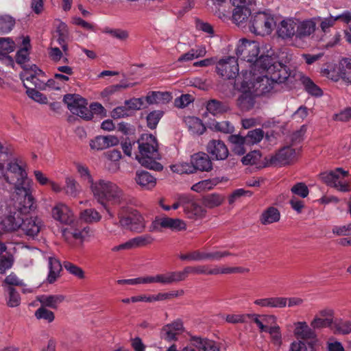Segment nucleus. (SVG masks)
I'll return each mask as SVG.
<instances>
[{
  "label": "nucleus",
  "mask_w": 351,
  "mask_h": 351,
  "mask_svg": "<svg viewBox=\"0 0 351 351\" xmlns=\"http://www.w3.org/2000/svg\"><path fill=\"white\" fill-rule=\"evenodd\" d=\"M320 20L319 16L304 20L286 18L277 25V34L285 40H304L315 33L317 22Z\"/></svg>",
  "instance_id": "obj_1"
},
{
  "label": "nucleus",
  "mask_w": 351,
  "mask_h": 351,
  "mask_svg": "<svg viewBox=\"0 0 351 351\" xmlns=\"http://www.w3.org/2000/svg\"><path fill=\"white\" fill-rule=\"evenodd\" d=\"M90 189L94 198L108 213L110 217L109 207L125 204L127 202L126 195L115 182L106 179L95 180L90 186Z\"/></svg>",
  "instance_id": "obj_2"
},
{
  "label": "nucleus",
  "mask_w": 351,
  "mask_h": 351,
  "mask_svg": "<svg viewBox=\"0 0 351 351\" xmlns=\"http://www.w3.org/2000/svg\"><path fill=\"white\" fill-rule=\"evenodd\" d=\"M242 71L243 80H241L242 90H252L256 95L266 93L273 88L274 81L266 71L265 66H259L257 69Z\"/></svg>",
  "instance_id": "obj_3"
},
{
  "label": "nucleus",
  "mask_w": 351,
  "mask_h": 351,
  "mask_svg": "<svg viewBox=\"0 0 351 351\" xmlns=\"http://www.w3.org/2000/svg\"><path fill=\"white\" fill-rule=\"evenodd\" d=\"M138 153L136 159L143 166L155 170H161L162 166L156 162L160 159L158 151V144L156 138L149 134H143L138 140Z\"/></svg>",
  "instance_id": "obj_4"
},
{
  "label": "nucleus",
  "mask_w": 351,
  "mask_h": 351,
  "mask_svg": "<svg viewBox=\"0 0 351 351\" xmlns=\"http://www.w3.org/2000/svg\"><path fill=\"white\" fill-rule=\"evenodd\" d=\"M1 225L5 231L21 230L25 235L32 238L38 235L43 226L42 220L36 216L24 218L16 213L5 217Z\"/></svg>",
  "instance_id": "obj_5"
},
{
  "label": "nucleus",
  "mask_w": 351,
  "mask_h": 351,
  "mask_svg": "<svg viewBox=\"0 0 351 351\" xmlns=\"http://www.w3.org/2000/svg\"><path fill=\"white\" fill-rule=\"evenodd\" d=\"M259 66H265L264 68H266V71L275 83H283L291 75V72L286 65L275 61L269 55H261V58L254 64V69H256Z\"/></svg>",
  "instance_id": "obj_6"
},
{
  "label": "nucleus",
  "mask_w": 351,
  "mask_h": 351,
  "mask_svg": "<svg viewBox=\"0 0 351 351\" xmlns=\"http://www.w3.org/2000/svg\"><path fill=\"white\" fill-rule=\"evenodd\" d=\"M348 176V171L340 167L322 173L319 175L321 180L325 184L341 192L350 191Z\"/></svg>",
  "instance_id": "obj_7"
},
{
  "label": "nucleus",
  "mask_w": 351,
  "mask_h": 351,
  "mask_svg": "<svg viewBox=\"0 0 351 351\" xmlns=\"http://www.w3.org/2000/svg\"><path fill=\"white\" fill-rule=\"evenodd\" d=\"M121 226L131 231L141 233L145 228V221L143 216L136 210H127L122 207L118 213Z\"/></svg>",
  "instance_id": "obj_8"
},
{
  "label": "nucleus",
  "mask_w": 351,
  "mask_h": 351,
  "mask_svg": "<svg viewBox=\"0 0 351 351\" xmlns=\"http://www.w3.org/2000/svg\"><path fill=\"white\" fill-rule=\"evenodd\" d=\"M4 165L0 163V171L7 182L13 184L14 189L29 184L27 180V173L16 160L8 164V169L3 173Z\"/></svg>",
  "instance_id": "obj_9"
},
{
  "label": "nucleus",
  "mask_w": 351,
  "mask_h": 351,
  "mask_svg": "<svg viewBox=\"0 0 351 351\" xmlns=\"http://www.w3.org/2000/svg\"><path fill=\"white\" fill-rule=\"evenodd\" d=\"M252 32L261 36L269 34L276 26L274 18L266 12H258L253 15L250 21Z\"/></svg>",
  "instance_id": "obj_10"
},
{
  "label": "nucleus",
  "mask_w": 351,
  "mask_h": 351,
  "mask_svg": "<svg viewBox=\"0 0 351 351\" xmlns=\"http://www.w3.org/2000/svg\"><path fill=\"white\" fill-rule=\"evenodd\" d=\"M17 195L15 207L16 213L21 215L27 214L36 208L34 198L32 195L30 184H26L14 189Z\"/></svg>",
  "instance_id": "obj_11"
},
{
  "label": "nucleus",
  "mask_w": 351,
  "mask_h": 351,
  "mask_svg": "<svg viewBox=\"0 0 351 351\" xmlns=\"http://www.w3.org/2000/svg\"><path fill=\"white\" fill-rule=\"evenodd\" d=\"M259 53L260 47L257 42L250 41L245 38L239 41L236 49L237 56L241 60L250 63V70H252L253 65L261 58V56L258 58Z\"/></svg>",
  "instance_id": "obj_12"
},
{
  "label": "nucleus",
  "mask_w": 351,
  "mask_h": 351,
  "mask_svg": "<svg viewBox=\"0 0 351 351\" xmlns=\"http://www.w3.org/2000/svg\"><path fill=\"white\" fill-rule=\"evenodd\" d=\"M63 101L73 114L87 121L93 118V113L88 108L86 99L80 95L68 94L64 97Z\"/></svg>",
  "instance_id": "obj_13"
},
{
  "label": "nucleus",
  "mask_w": 351,
  "mask_h": 351,
  "mask_svg": "<svg viewBox=\"0 0 351 351\" xmlns=\"http://www.w3.org/2000/svg\"><path fill=\"white\" fill-rule=\"evenodd\" d=\"M160 228L169 229L171 231L179 232L186 229V222L179 218L160 217L156 218L149 226L150 232L158 231Z\"/></svg>",
  "instance_id": "obj_14"
},
{
  "label": "nucleus",
  "mask_w": 351,
  "mask_h": 351,
  "mask_svg": "<svg viewBox=\"0 0 351 351\" xmlns=\"http://www.w3.org/2000/svg\"><path fill=\"white\" fill-rule=\"evenodd\" d=\"M239 64L234 56H228L217 62L216 71L218 75L226 79H234L239 74Z\"/></svg>",
  "instance_id": "obj_15"
},
{
  "label": "nucleus",
  "mask_w": 351,
  "mask_h": 351,
  "mask_svg": "<svg viewBox=\"0 0 351 351\" xmlns=\"http://www.w3.org/2000/svg\"><path fill=\"white\" fill-rule=\"evenodd\" d=\"M53 218L65 225H71L75 221V217L70 208L63 203L57 204L51 210Z\"/></svg>",
  "instance_id": "obj_16"
},
{
  "label": "nucleus",
  "mask_w": 351,
  "mask_h": 351,
  "mask_svg": "<svg viewBox=\"0 0 351 351\" xmlns=\"http://www.w3.org/2000/svg\"><path fill=\"white\" fill-rule=\"evenodd\" d=\"M206 151L213 159L217 160H225L229 154L227 146L221 140H210L206 145Z\"/></svg>",
  "instance_id": "obj_17"
},
{
  "label": "nucleus",
  "mask_w": 351,
  "mask_h": 351,
  "mask_svg": "<svg viewBox=\"0 0 351 351\" xmlns=\"http://www.w3.org/2000/svg\"><path fill=\"white\" fill-rule=\"evenodd\" d=\"M296 151L291 147H285L271 158L274 165H286L292 162L296 158Z\"/></svg>",
  "instance_id": "obj_18"
},
{
  "label": "nucleus",
  "mask_w": 351,
  "mask_h": 351,
  "mask_svg": "<svg viewBox=\"0 0 351 351\" xmlns=\"http://www.w3.org/2000/svg\"><path fill=\"white\" fill-rule=\"evenodd\" d=\"M184 331L183 324L180 320H176L163 326L161 330V337L167 341H175L178 336Z\"/></svg>",
  "instance_id": "obj_19"
},
{
  "label": "nucleus",
  "mask_w": 351,
  "mask_h": 351,
  "mask_svg": "<svg viewBox=\"0 0 351 351\" xmlns=\"http://www.w3.org/2000/svg\"><path fill=\"white\" fill-rule=\"evenodd\" d=\"M191 162L194 167V173L196 171H210L213 169V163L209 156L204 152H198L191 156Z\"/></svg>",
  "instance_id": "obj_20"
},
{
  "label": "nucleus",
  "mask_w": 351,
  "mask_h": 351,
  "mask_svg": "<svg viewBox=\"0 0 351 351\" xmlns=\"http://www.w3.org/2000/svg\"><path fill=\"white\" fill-rule=\"evenodd\" d=\"M183 211L186 217L191 219L202 218L205 213L204 208L189 195Z\"/></svg>",
  "instance_id": "obj_21"
},
{
  "label": "nucleus",
  "mask_w": 351,
  "mask_h": 351,
  "mask_svg": "<svg viewBox=\"0 0 351 351\" xmlns=\"http://www.w3.org/2000/svg\"><path fill=\"white\" fill-rule=\"evenodd\" d=\"M239 84H240L239 89L241 94L238 98L237 104L241 110L248 111L254 107L256 93L252 90H242L241 81L239 82V80H237L236 85L239 86Z\"/></svg>",
  "instance_id": "obj_22"
},
{
  "label": "nucleus",
  "mask_w": 351,
  "mask_h": 351,
  "mask_svg": "<svg viewBox=\"0 0 351 351\" xmlns=\"http://www.w3.org/2000/svg\"><path fill=\"white\" fill-rule=\"evenodd\" d=\"M63 238L69 242L71 238L80 240L82 243L86 241L92 237L93 231L89 227H84L82 229H68L65 228L62 230Z\"/></svg>",
  "instance_id": "obj_23"
},
{
  "label": "nucleus",
  "mask_w": 351,
  "mask_h": 351,
  "mask_svg": "<svg viewBox=\"0 0 351 351\" xmlns=\"http://www.w3.org/2000/svg\"><path fill=\"white\" fill-rule=\"evenodd\" d=\"M190 342L198 351H220L219 346L213 340L192 336Z\"/></svg>",
  "instance_id": "obj_24"
},
{
  "label": "nucleus",
  "mask_w": 351,
  "mask_h": 351,
  "mask_svg": "<svg viewBox=\"0 0 351 351\" xmlns=\"http://www.w3.org/2000/svg\"><path fill=\"white\" fill-rule=\"evenodd\" d=\"M294 335L303 340L314 339L316 334L311 326H309L306 322H298L294 323Z\"/></svg>",
  "instance_id": "obj_25"
},
{
  "label": "nucleus",
  "mask_w": 351,
  "mask_h": 351,
  "mask_svg": "<svg viewBox=\"0 0 351 351\" xmlns=\"http://www.w3.org/2000/svg\"><path fill=\"white\" fill-rule=\"evenodd\" d=\"M136 182L145 190L153 189L156 184V179L150 173L145 171H137L135 177Z\"/></svg>",
  "instance_id": "obj_26"
},
{
  "label": "nucleus",
  "mask_w": 351,
  "mask_h": 351,
  "mask_svg": "<svg viewBox=\"0 0 351 351\" xmlns=\"http://www.w3.org/2000/svg\"><path fill=\"white\" fill-rule=\"evenodd\" d=\"M173 99L171 93L152 91L147 94L145 100L149 104H165Z\"/></svg>",
  "instance_id": "obj_27"
},
{
  "label": "nucleus",
  "mask_w": 351,
  "mask_h": 351,
  "mask_svg": "<svg viewBox=\"0 0 351 351\" xmlns=\"http://www.w3.org/2000/svg\"><path fill=\"white\" fill-rule=\"evenodd\" d=\"M158 283L170 285L184 280L182 271H167L157 274Z\"/></svg>",
  "instance_id": "obj_28"
},
{
  "label": "nucleus",
  "mask_w": 351,
  "mask_h": 351,
  "mask_svg": "<svg viewBox=\"0 0 351 351\" xmlns=\"http://www.w3.org/2000/svg\"><path fill=\"white\" fill-rule=\"evenodd\" d=\"M280 219L279 210L274 206H270L263 211L260 217V221L263 225H269L278 221Z\"/></svg>",
  "instance_id": "obj_29"
},
{
  "label": "nucleus",
  "mask_w": 351,
  "mask_h": 351,
  "mask_svg": "<svg viewBox=\"0 0 351 351\" xmlns=\"http://www.w3.org/2000/svg\"><path fill=\"white\" fill-rule=\"evenodd\" d=\"M49 274L47 276V282L50 284L53 283L60 276L62 270L60 262L54 257H49Z\"/></svg>",
  "instance_id": "obj_30"
},
{
  "label": "nucleus",
  "mask_w": 351,
  "mask_h": 351,
  "mask_svg": "<svg viewBox=\"0 0 351 351\" xmlns=\"http://www.w3.org/2000/svg\"><path fill=\"white\" fill-rule=\"evenodd\" d=\"M184 122L192 134H202L206 130L202 121L197 117H188L185 119Z\"/></svg>",
  "instance_id": "obj_31"
},
{
  "label": "nucleus",
  "mask_w": 351,
  "mask_h": 351,
  "mask_svg": "<svg viewBox=\"0 0 351 351\" xmlns=\"http://www.w3.org/2000/svg\"><path fill=\"white\" fill-rule=\"evenodd\" d=\"M38 300L43 306L56 309L64 300V296L62 295H42L38 297Z\"/></svg>",
  "instance_id": "obj_32"
},
{
  "label": "nucleus",
  "mask_w": 351,
  "mask_h": 351,
  "mask_svg": "<svg viewBox=\"0 0 351 351\" xmlns=\"http://www.w3.org/2000/svg\"><path fill=\"white\" fill-rule=\"evenodd\" d=\"M182 274L184 280L189 274L213 275V267L209 269L208 266L206 265L187 266L183 269Z\"/></svg>",
  "instance_id": "obj_33"
},
{
  "label": "nucleus",
  "mask_w": 351,
  "mask_h": 351,
  "mask_svg": "<svg viewBox=\"0 0 351 351\" xmlns=\"http://www.w3.org/2000/svg\"><path fill=\"white\" fill-rule=\"evenodd\" d=\"M251 14V10L247 5L234 7L232 13V20L237 25H241L247 21Z\"/></svg>",
  "instance_id": "obj_34"
},
{
  "label": "nucleus",
  "mask_w": 351,
  "mask_h": 351,
  "mask_svg": "<svg viewBox=\"0 0 351 351\" xmlns=\"http://www.w3.org/2000/svg\"><path fill=\"white\" fill-rule=\"evenodd\" d=\"M179 258L183 261L200 262L206 261V252L195 250L182 253L179 255Z\"/></svg>",
  "instance_id": "obj_35"
},
{
  "label": "nucleus",
  "mask_w": 351,
  "mask_h": 351,
  "mask_svg": "<svg viewBox=\"0 0 351 351\" xmlns=\"http://www.w3.org/2000/svg\"><path fill=\"white\" fill-rule=\"evenodd\" d=\"M206 50L204 46H198L195 49H191L187 53L181 55L178 61V62H189L195 58L203 57L206 55Z\"/></svg>",
  "instance_id": "obj_36"
},
{
  "label": "nucleus",
  "mask_w": 351,
  "mask_h": 351,
  "mask_svg": "<svg viewBox=\"0 0 351 351\" xmlns=\"http://www.w3.org/2000/svg\"><path fill=\"white\" fill-rule=\"evenodd\" d=\"M229 141L233 145L232 151L234 154L241 156L245 153V145H247L243 136L240 135H231L229 136Z\"/></svg>",
  "instance_id": "obj_37"
},
{
  "label": "nucleus",
  "mask_w": 351,
  "mask_h": 351,
  "mask_svg": "<svg viewBox=\"0 0 351 351\" xmlns=\"http://www.w3.org/2000/svg\"><path fill=\"white\" fill-rule=\"evenodd\" d=\"M220 182L218 178L199 181L191 186V190L201 193L206 190H210Z\"/></svg>",
  "instance_id": "obj_38"
},
{
  "label": "nucleus",
  "mask_w": 351,
  "mask_h": 351,
  "mask_svg": "<svg viewBox=\"0 0 351 351\" xmlns=\"http://www.w3.org/2000/svg\"><path fill=\"white\" fill-rule=\"evenodd\" d=\"M300 81L306 92L313 96L319 97L322 90L308 77L301 75Z\"/></svg>",
  "instance_id": "obj_39"
},
{
  "label": "nucleus",
  "mask_w": 351,
  "mask_h": 351,
  "mask_svg": "<svg viewBox=\"0 0 351 351\" xmlns=\"http://www.w3.org/2000/svg\"><path fill=\"white\" fill-rule=\"evenodd\" d=\"M339 74L345 82L351 83V60L343 58L341 60Z\"/></svg>",
  "instance_id": "obj_40"
},
{
  "label": "nucleus",
  "mask_w": 351,
  "mask_h": 351,
  "mask_svg": "<svg viewBox=\"0 0 351 351\" xmlns=\"http://www.w3.org/2000/svg\"><path fill=\"white\" fill-rule=\"evenodd\" d=\"M131 248L141 247L151 245L154 241V237L148 234L141 235L129 240Z\"/></svg>",
  "instance_id": "obj_41"
},
{
  "label": "nucleus",
  "mask_w": 351,
  "mask_h": 351,
  "mask_svg": "<svg viewBox=\"0 0 351 351\" xmlns=\"http://www.w3.org/2000/svg\"><path fill=\"white\" fill-rule=\"evenodd\" d=\"M15 25V19L8 14L0 15V34L9 33Z\"/></svg>",
  "instance_id": "obj_42"
},
{
  "label": "nucleus",
  "mask_w": 351,
  "mask_h": 351,
  "mask_svg": "<svg viewBox=\"0 0 351 351\" xmlns=\"http://www.w3.org/2000/svg\"><path fill=\"white\" fill-rule=\"evenodd\" d=\"M63 190L66 195L76 197L80 192V186L75 179L68 177L65 179Z\"/></svg>",
  "instance_id": "obj_43"
},
{
  "label": "nucleus",
  "mask_w": 351,
  "mask_h": 351,
  "mask_svg": "<svg viewBox=\"0 0 351 351\" xmlns=\"http://www.w3.org/2000/svg\"><path fill=\"white\" fill-rule=\"evenodd\" d=\"M332 330L335 334L348 335L351 333V321L339 320L333 323Z\"/></svg>",
  "instance_id": "obj_44"
},
{
  "label": "nucleus",
  "mask_w": 351,
  "mask_h": 351,
  "mask_svg": "<svg viewBox=\"0 0 351 351\" xmlns=\"http://www.w3.org/2000/svg\"><path fill=\"white\" fill-rule=\"evenodd\" d=\"M206 109L210 113L213 115H217L226 112L229 108L225 104L217 100L213 99L208 102Z\"/></svg>",
  "instance_id": "obj_45"
},
{
  "label": "nucleus",
  "mask_w": 351,
  "mask_h": 351,
  "mask_svg": "<svg viewBox=\"0 0 351 351\" xmlns=\"http://www.w3.org/2000/svg\"><path fill=\"white\" fill-rule=\"evenodd\" d=\"M264 132L261 129H256L248 132L247 134L243 137L247 145H251L259 143L263 138Z\"/></svg>",
  "instance_id": "obj_46"
},
{
  "label": "nucleus",
  "mask_w": 351,
  "mask_h": 351,
  "mask_svg": "<svg viewBox=\"0 0 351 351\" xmlns=\"http://www.w3.org/2000/svg\"><path fill=\"white\" fill-rule=\"evenodd\" d=\"M15 49V43L10 38H0V53L3 57L9 58L7 55Z\"/></svg>",
  "instance_id": "obj_47"
},
{
  "label": "nucleus",
  "mask_w": 351,
  "mask_h": 351,
  "mask_svg": "<svg viewBox=\"0 0 351 351\" xmlns=\"http://www.w3.org/2000/svg\"><path fill=\"white\" fill-rule=\"evenodd\" d=\"M265 332L269 334L271 341L274 345L278 347L281 346L282 334L278 325L269 326Z\"/></svg>",
  "instance_id": "obj_48"
},
{
  "label": "nucleus",
  "mask_w": 351,
  "mask_h": 351,
  "mask_svg": "<svg viewBox=\"0 0 351 351\" xmlns=\"http://www.w3.org/2000/svg\"><path fill=\"white\" fill-rule=\"evenodd\" d=\"M210 128L217 132L228 134L234 130V126L228 121H214L210 123Z\"/></svg>",
  "instance_id": "obj_49"
},
{
  "label": "nucleus",
  "mask_w": 351,
  "mask_h": 351,
  "mask_svg": "<svg viewBox=\"0 0 351 351\" xmlns=\"http://www.w3.org/2000/svg\"><path fill=\"white\" fill-rule=\"evenodd\" d=\"M173 172L183 174V173H194V167L192 165L191 162H180L172 165L170 167Z\"/></svg>",
  "instance_id": "obj_50"
},
{
  "label": "nucleus",
  "mask_w": 351,
  "mask_h": 351,
  "mask_svg": "<svg viewBox=\"0 0 351 351\" xmlns=\"http://www.w3.org/2000/svg\"><path fill=\"white\" fill-rule=\"evenodd\" d=\"M81 219L87 223L99 221L101 217V215L95 209H86L82 212Z\"/></svg>",
  "instance_id": "obj_51"
},
{
  "label": "nucleus",
  "mask_w": 351,
  "mask_h": 351,
  "mask_svg": "<svg viewBox=\"0 0 351 351\" xmlns=\"http://www.w3.org/2000/svg\"><path fill=\"white\" fill-rule=\"evenodd\" d=\"M310 324L313 330H315L328 327L332 328L333 324L330 323V319L328 318H322L320 316L315 315Z\"/></svg>",
  "instance_id": "obj_52"
},
{
  "label": "nucleus",
  "mask_w": 351,
  "mask_h": 351,
  "mask_svg": "<svg viewBox=\"0 0 351 351\" xmlns=\"http://www.w3.org/2000/svg\"><path fill=\"white\" fill-rule=\"evenodd\" d=\"M224 198L216 193L208 195L204 198V204L208 208H214L219 206L223 202Z\"/></svg>",
  "instance_id": "obj_53"
},
{
  "label": "nucleus",
  "mask_w": 351,
  "mask_h": 351,
  "mask_svg": "<svg viewBox=\"0 0 351 351\" xmlns=\"http://www.w3.org/2000/svg\"><path fill=\"white\" fill-rule=\"evenodd\" d=\"M162 116L163 112L161 110H154L149 113L147 116V127L152 130L155 129Z\"/></svg>",
  "instance_id": "obj_54"
},
{
  "label": "nucleus",
  "mask_w": 351,
  "mask_h": 351,
  "mask_svg": "<svg viewBox=\"0 0 351 351\" xmlns=\"http://www.w3.org/2000/svg\"><path fill=\"white\" fill-rule=\"evenodd\" d=\"M63 267L69 274L75 276L79 279H84L85 278L84 270L77 265L72 263L65 261L63 263Z\"/></svg>",
  "instance_id": "obj_55"
},
{
  "label": "nucleus",
  "mask_w": 351,
  "mask_h": 351,
  "mask_svg": "<svg viewBox=\"0 0 351 351\" xmlns=\"http://www.w3.org/2000/svg\"><path fill=\"white\" fill-rule=\"evenodd\" d=\"M34 315L38 319H44L49 323L55 319L54 313L43 306L36 311Z\"/></svg>",
  "instance_id": "obj_56"
},
{
  "label": "nucleus",
  "mask_w": 351,
  "mask_h": 351,
  "mask_svg": "<svg viewBox=\"0 0 351 351\" xmlns=\"http://www.w3.org/2000/svg\"><path fill=\"white\" fill-rule=\"evenodd\" d=\"M3 287H12V286L23 287L25 283L23 280H21L16 274L14 272L10 273L7 276L2 282Z\"/></svg>",
  "instance_id": "obj_57"
},
{
  "label": "nucleus",
  "mask_w": 351,
  "mask_h": 351,
  "mask_svg": "<svg viewBox=\"0 0 351 351\" xmlns=\"http://www.w3.org/2000/svg\"><path fill=\"white\" fill-rule=\"evenodd\" d=\"M291 191L294 195H298L302 198L306 197L309 193L307 186L303 182H298L293 185L291 189Z\"/></svg>",
  "instance_id": "obj_58"
},
{
  "label": "nucleus",
  "mask_w": 351,
  "mask_h": 351,
  "mask_svg": "<svg viewBox=\"0 0 351 351\" xmlns=\"http://www.w3.org/2000/svg\"><path fill=\"white\" fill-rule=\"evenodd\" d=\"M243 271V269L241 267H219L217 265L213 267V275L230 274L242 272Z\"/></svg>",
  "instance_id": "obj_59"
},
{
  "label": "nucleus",
  "mask_w": 351,
  "mask_h": 351,
  "mask_svg": "<svg viewBox=\"0 0 351 351\" xmlns=\"http://www.w3.org/2000/svg\"><path fill=\"white\" fill-rule=\"evenodd\" d=\"M291 349L292 351H315L312 343H308V344H306L301 340L293 342L291 345Z\"/></svg>",
  "instance_id": "obj_60"
},
{
  "label": "nucleus",
  "mask_w": 351,
  "mask_h": 351,
  "mask_svg": "<svg viewBox=\"0 0 351 351\" xmlns=\"http://www.w3.org/2000/svg\"><path fill=\"white\" fill-rule=\"evenodd\" d=\"M75 166L77 171L78 173L80 175L81 178L85 180H87L88 183L90 186L92 183L95 182V180H93V178L90 173L88 168L81 163H77Z\"/></svg>",
  "instance_id": "obj_61"
},
{
  "label": "nucleus",
  "mask_w": 351,
  "mask_h": 351,
  "mask_svg": "<svg viewBox=\"0 0 351 351\" xmlns=\"http://www.w3.org/2000/svg\"><path fill=\"white\" fill-rule=\"evenodd\" d=\"M7 291L9 293L8 305L10 307L18 306L21 303V298L19 293L13 287H8Z\"/></svg>",
  "instance_id": "obj_62"
},
{
  "label": "nucleus",
  "mask_w": 351,
  "mask_h": 351,
  "mask_svg": "<svg viewBox=\"0 0 351 351\" xmlns=\"http://www.w3.org/2000/svg\"><path fill=\"white\" fill-rule=\"evenodd\" d=\"M261 154L259 151H253L248 153L246 156H243L241 162L243 165H253L256 164L261 159Z\"/></svg>",
  "instance_id": "obj_63"
},
{
  "label": "nucleus",
  "mask_w": 351,
  "mask_h": 351,
  "mask_svg": "<svg viewBox=\"0 0 351 351\" xmlns=\"http://www.w3.org/2000/svg\"><path fill=\"white\" fill-rule=\"evenodd\" d=\"M233 254L230 253L228 251H213V252H206V261H219L222 258L232 256Z\"/></svg>",
  "instance_id": "obj_64"
}]
</instances>
